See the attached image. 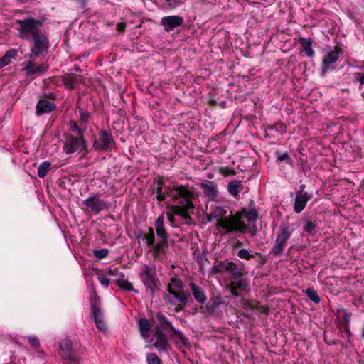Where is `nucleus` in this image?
<instances>
[{
	"instance_id": "f257e3e1",
	"label": "nucleus",
	"mask_w": 364,
	"mask_h": 364,
	"mask_svg": "<svg viewBox=\"0 0 364 364\" xmlns=\"http://www.w3.org/2000/svg\"><path fill=\"white\" fill-rule=\"evenodd\" d=\"M173 199L176 205L171 207V210L176 215L182 216L186 224H189V221L192 220L189 215L190 213H193L194 208L192 199L193 193L186 186H180L174 189Z\"/></svg>"
},
{
	"instance_id": "f03ea898",
	"label": "nucleus",
	"mask_w": 364,
	"mask_h": 364,
	"mask_svg": "<svg viewBox=\"0 0 364 364\" xmlns=\"http://www.w3.org/2000/svg\"><path fill=\"white\" fill-rule=\"evenodd\" d=\"M155 231L159 242L154 245V255L164 254L165 250L168 248L169 235L164 225V217L160 215L154 223Z\"/></svg>"
},
{
	"instance_id": "7ed1b4c3",
	"label": "nucleus",
	"mask_w": 364,
	"mask_h": 364,
	"mask_svg": "<svg viewBox=\"0 0 364 364\" xmlns=\"http://www.w3.org/2000/svg\"><path fill=\"white\" fill-rule=\"evenodd\" d=\"M28 36H32V45L31 46V53L29 58L36 59L42 55L48 52L50 42L47 34L44 33H28Z\"/></svg>"
},
{
	"instance_id": "20e7f679",
	"label": "nucleus",
	"mask_w": 364,
	"mask_h": 364,
	"mask_svg": "<svg viewBox=\"0 0 364 364\" xmlns=\"http://www.w3.org/2000/svg\"><path fill=\"white\" fill-rule=\"evenodd\" d=\"M158 326L156 330H161V332L172 331L173 335H171L172 338L173 336H176L183 345L186 348L191 347V343L188 339L184 336V334L179 330L176 329L171 321H168L167 317L161 312L159 311L156 315Z\"/></svg>"
},
{
	"instance_id": "39448f33",
	"label": "nucleus",
	"mask_w": 364,
	"mask_h": 364,
	"mask_svg": "<svg viewBox=\"0 0 364 364\" xmlns=\"http://www.w3.org/2000/svg\"><path fill=\"white\" fill-rule=\"evenodd\" d=\"M140 279L145 286L146 291L151 294V298H154L155 291L159 289L160 285L155 270L151 269L147 265L143 266Z\"/></svg>"
},
{
	"instance_id": "423d86ee",
	"label": "nucleus",
	"mask_w": 364,
	"mask_h": 364,
	"mask_svg": "<svg viewBox=\"0 0 364 364\" xmlns=\"http://www.w3.org/2000/svg\"><path fill=\"white\" fill-rule=\"evenodd\" d=\"M16 23L20 26L19 36L23 39H29L28 33H43L39 28L43 26L41 21L33 18H27L23 20H18Z\"/></svg>"
},
{
	"instance_id": "0eeeda50",
	"label": "nucleus",
	"mask_w": 364,
	"mask_h": 364,
	"mask_svg": "<svg viewBox=\"0 0 364 364\" xmlns=\"http://www.w3.org/2000/svg\"><path fill=\"white\" fill-rule=\"evenodd\" d=\"M168 294L164 296V300L171 306H176L175 312L183 311L188 304V294L184 290H168Z\"/></svg>"
},
{
	"instance_id": "6e6552de",
	"label": "nucleus",
	"mask_w": 364,
	"mask_h": 364,
	"mask_svg": "<svg viewBox=\"0 0 364 364\" xmlns=\"http://www.w3.org/2000/svg\"><path fill=\"white\" fill-rule=\"evenodd\" d=\"M115 144L112 133L102 129L98 134V138H95L93 141L92 148L97 151L106 152Z\"/></svg>"
},
{
	"instance_id": "1a4fd4ad",
	"label": "nucleus",
	"mask_w": 364,
	"mask_h": 364,
	"mask_svg": "<svg viewBox=\"0 0 364 364\" xmlns=\"http://www.w3.org/2000/svg\"><path fill=\"white\" fill-rule=\"evenodd\" d=\"M82 204L87 208V210L97 215L103 210H108L110 203L100 198L98 193L90 196L82 201Z\"/></svg>"
},
{
	"instance_id": "9d476101",
	"label": "nucleus",
	"mask_w": 364,
	"mask_h": 364,
	"mask_svg": "<svg viewBox=\"0 0 364 364\" xmlns=\"http://www.w3.org/2000/svg\"><path fill=\"white\" fill-rule=\"evenodd\" d=\"M87 149V141L85 138L80 139L73 135H67L63 146V150L67 154L80 152Z\"/></svg>"
},
{
	"instance_id": "9b49d317",
	"label": "nucleus",
	"mask_w": 364,
	"mask_h": 364,
	"mask_svg": "<svg viewBox=\"0 0 364 364\" xmlns=\"http://www.w3.org/2000/svg\"><path fill=\"white\" fill-rule=\"evenodd\" d=\"M291 232L287 225H281V230L277 236L275 244L272 249V253L274 256L282 255L284 247L286 246L287 241L290 238Z\"/></svg>"
},
{
	"instance_id": "f8f14e48",
	"label": "nucleus",
	"mask_w": 364,
	"mask_h": 364,
	"mask_svg": "<svg viewBox=\"0 0 364 364\" xmlns=\"http://www.w3.org/2000/svg\"><path fill=\"white\" fill-rule=\"evenodd\" d=\"M184 19L181 16H167L161 19V25L166 32L173 31L183 24Z\"/></svg>"
},
{
	"instance_id": "ddd939ff",
	"label": "nucleus",
	"mask_w": 364,
	"mask_h": 364,
	"mask_svg": "<svg viewBox=\"0 0 364 364\" xmlns=\"http://www.w3.org/2000/svg\"><path fill=\"white\" fill-rule=\"evenodd\" d=\"M221 304H225V302L221 295H213L211 298H210V300L205 304V306H201L200 307V311L203 314L212 315L215 312L218 307Z\"/></svg>"
},
{
	"instance_id": "4468645a",
	"label": "nucleus",
	"mask_w": 364,
	"mask_h": 364,
	"mask_svg": "<svg viewBox=\"0 0 364 364\" xmlns=\"http://www.w3.org/2000/svg\"><path fill=\"white\" fill-rule=\"evenodd\" d=\"M90 303L91 307V312L93 316L94 319L101 318H102V311L101 310V301L100 296L97 295L95 290H93L91 292L90 296Z\"/></svg>"
},
{
	"instance_id": "2eb2a0df",
	"label": "nucleus",
	"mask_w": 364,
	"mask_h": 364,
	"mask_svg": "<svg viewBox=\"0 0 364 364\" xmlns=\"http://www.w3.org/2000/svg\"><path fill=\"white\" fill-rule=\"evenodd\" d=\"M311 198L312 194L308 192H305V193H296L294 211L296 213H300L306 207L307 202Z\"/></svg>"
},
{
	"instance_id": "dca6fc26",
	"label": "nucleus",
	"mask_w": 364,
	"mask_h": 364,
	"mask_svg": "<svg viewBox=\"0 0 364 364\" xmlns=\"http://www.w3.org/2000/svg\"><path fill=\"white\" fill-rule=\"evenodd\" d=\"M241 218V215L237 214L230 218H225L223 219L219 220L217 225L222 227L228 232L235 231L238 220Z\"/></svg>"
},
{
	"instance_id": "f3484780",
	"label": "nucleus",
	"mask_w": 364,
	"mask_h": 364,
	"mask_svg": "<svg viewBox=\"0 0 364 364\" xmlns=\"http://www.w3.org/2000/svg\"><path fill=\"white\" fill-rule=\"evenodd\" d=\"M200 186L203 191L205 196L210 198L211 200H214L218 196V186L215 182L205 180L203 182L201 183Z\"/></svg>"
},
{
	"instance_id": "a211bd4d",
	"label": "nucleus",
	"mask_w": 364,
	"mask_h": 364,
	"mask_svg": "<svg viewBox=\"0 0 364 364\" xmlns=\"http://www.w3.org/2000/svg\"><path fill=\"white\" fill-rule=\"evenodd\" d=\"M339 54L336 50H332L327 53L323 58L321 65V75L324 76L326 72L331 68V65L338 60Z\"/></svg>"
},
{
	"instance_id": "6ab92c4d",
	"label": "nucleus",
	"mask_w": 364,
	"mask_h": 364,
	"mask_svg": "<svg viewBox=\"0 0 364 364\" xmlns=\"http://www.w3.org/2000/svg\"><path fill=\"white\" fill-rule=\"evenodd\" d=\"M154 336L156 338V341L154 343V346L159 350H167L170 345L168 344V338L165 333L161 332V330H155Z\"/></svg>"
},
{
	"instance_id": "aec40b11",
	"label": "nucleus",
	"mask_w": 364,
	"mask_h": 364,
	"mask_svg": "<svg viewBox=\"0 0 364 364\" xmlns=\"http://www.w3.org/2000/svg\"><path fill=\"white\" fill-rule=\"evenodd\" d=\"M56 106L53 102L47 100H39L36 107V114L41 116L44 113H50L55 109Z\"/></svg>"
},
{
	"instance_id": "412c9836",
	"label": "nucleus",
	"mask_w": 364,
	"mask_h": 364,
	"mask_svg": "<svg viewBox=\"0 0 364 364\" xmlns=\"http://www.w3.org/2000/svg\"><path fill=\"white\" fill-rule=\"evenodd\" d=\"M189 285L196 302L204 304L207 301V296L203 289L194 283H191Z\"/></svg>"
},
{
	"instance_id": "4be33fe9",
	"label": "nucleus",
	"mask_w": 364,
	"mask_h": 364,
	"mask_svg": "<svg viewBox=\"0 0 364 364\" xmlns=\"http://www.w3.org/2000/svg\"><path fill=\"white\" fill-rule=\"evenodd\" d=\"M227 188L230 196L237 198L239 193L244 189V185L241 181L233 179L228 183Z\"/></svg>"
},
{
	"instance_id": "5701e85b",
	"label": "nucleus",
	"mask_w": 364,
	"mask_h": 364,
	"mask_svg": "<svg viewBox=\"0 0 364 364\" xmlns=\"http://www.w3.org/2000/svg\"><path fill=\"white\" fill-rule=\"evenodd\" d=\"M228 273L231 274L230 279L237 280L238 279L242 278L244 276V269L243 268H239L232 262H228Z\"/></svg>"
},
{
	"instance_id": "b1692460",
	"label": "nucleus",
	"mask_w": 364,
	"mask_h": 364,
	"mask_svg": "<svg viewBox=\"0 0 364 364\" xmlns=\"http://www.w3.org/2000/svg\"><path fill=\"white\" fill-rule=\"evenodd\" d=\"M228 287H235L239 291L249 292L251 290L250 282L246 279H238L233 280L228 284Z\"/></svg>"
},
{
	"instance_id": "393cba45",
	"label": "nucleus",
	"mask_w": 364,
	"mask_h": 364,
	"mask_svg": "<svg viewBox=\"0 0 364 364\" xmlns=\"http://www.w3.org/2000/svg\"><path fill=\"white\" fill-rule=\"evenodd\" d=\"M62 82L67 89L73 90L78 82L77 75L74 73H66L62 77Z\"/></svg>"
},
{
	"instance_id": "a878e982",
	"label": "nucleus",
	"mask_w": 364,
	"mask_h": 364,
	"mask_svg": "<svg viewBox=\"0 0 364 364\" xmlns=\"http://www.w3.org/2000/svg\"><path fill=\"white\" fill-rule=\"evenodd\" d=\"M73 343L68 339H64L60 343V354L61 358L74 353L73 350Z\"/></svg>"
},
{
	"instance_id": "bb28decb",
	"label": "nucleus",
	"mask_w": 364,
	"mask_h": 364,
	"mask_svg": "<svg viewBox=\"0 0 364 364\" xmlns=\"http://www.w3.org/2000/svg\"><path fill=\"white\" fill-rule=\"evenodd\" d=\"M299 42L301 45L302 48L306 52V55L309 58H312L314 55V51L312 48L313 41L309 38H306L301 37Z\"/></svg>"
},
{
	"instance_id": "cd10ccee",
	"label": "nucleus",
	"mask_w": 364,
	"mask_h": 364,
	"mask_svg": "<svg viewBox=\"0 0 364 364\" xmlns=\"http://www.w3.org/2000/svg\"><path fill=\"white\" fill-rule=\"evenodd\" d=\"M18 55L17 50L16 49H10L9 50L3 57L0 58V68H3L7 65H9L11 60V59L15 58Z\"/></svg>"
},
{
	"instance_id": "c85d7f7f",
	"label": "nucleus",
	"mask_w": 364,
	"mask_h": 364,
	"mask_svg": "<svg viewBox=\"0 0 364 364\" xmlns=\"http://www.w3.org/2000/svg\"><path fill=\"white\" fill-rule=\"evenodd\" d=\"M277 162H285L287 164L293 166V161L287 151L282 152L280 150H277L274 152Z\"/></svg>"
},
{
	"instance_id": "c756f323",
	"label": "nucleus",
	"mask_w": 364,
	"mask_h": 364,
	"mask_svg": "<svg viewBox=\"0 0 364 364\" xmlns=\"http://www.w3.org/2000/svg\"><path fill=\"white\" fill-rule=\"evenodd\" d=\"M120 276L122 278H118L114 281V282L119 288L127 291H134L135 292H137V291H135L134 289L132 284L128 280L123 279V274L120 273Z\"/></svg>"
},
{
	"instance_id": "7c9ffc66",
	"label": "nucleus",
	"mask_w": 364,
	"mask_h": 364,
	"mask_svg": "<svg viewBox=\"0 0 364 364\" xmlns=\"http://www.w3.org/2000/svg\"><path fill=\"white\" fill-rule=\"evenodd\" d=\"M184 284L183 281L177 277H172L171 279V283L168 284L167 291L171 289V290H175V289H178L179 291L183 290Z\"/></svg>"
},
{
	"instance_id": "2f4dec72",
	"label": "nucleus",
	"mask_w": 364,
	"mask_h": 364,
	"mask_svg": "<svg viewBox=\"0 0 364 364\" xmlns=\"http://www.w3.org/2000/svg\"><path fill=\"white\" fill-rule=\"evenodd\" d=\"M78 108H79V112H80V125H81V127H83L86 129L87 127V124L89 123L90 114L85 109H83L80 107H79Z\"/></svg>"
},
{
	"instance_id": "473e14b6",
	"label": "nucleus",
	"mask_w": 364,
	"mask_h": 364,
	"mask_svg": "<svg viewBox=\"0 0 364 364\" xmlns=\"http://www.w3.org/2000/svg\"><path fill=\"white\" fill-rule=\"evenodd\" d=\"M50 167L51 163L48 161L41 163L38 168V177L40 178H43L48 173L49 170L50 169Z\"/></svg>"
},
{
	"instance_id": "72a5a7b5",
	"label": "nucleus",
	"mask_w": 364,
	"mask_h": 364,
	"mask_svg": "<svg viewBox=\"0 0 364 364\" xmlns=\"http://www.w3.org/2000/svg\"><path fill=\"white\" fill-rule=\"evenodd\" d=\"M69 126L70 129L72 132L76 133L77 136L80 137V139H83L84 137V132L85 131V129L83 127H80L77 124V122L74 120H70L69 122Z\"/></svg>"
},
{
	"instance_id": "f704fd0d",
	"label": "nucleus",
	"mask_w": 364,
	"mask_h": 364,
	"mask_svg": "<svg viewBox=\"0 0 364 364\" xmlns=\"http://www.w3.org/2000/svg\"><path fill=\"white\" fill-rule=\"evenodd\" d=\"M304 292L308 298L315 304H318L321 301V298L317 291L313 287H308Z\"/></svg>"
},
{
	"instance_id": "c9c22d12",
	"label": "nucleus",
	"mask_w": 364,
	"mask_h": 364,
	"mask_svg": "<svg viewBox=\"0 0 364 364\" xmlns=\"http://www.w3.org/2000/svg\"><path fill=\"white\" fill-rule=\"evenodd\" d=\"M139 329L141 336L145 337V333L150 330V324L146 318H141L138 322Z\"/></svg>"
},
{
	"instance_id": "e433bc0d",
	"label": "nucleus",
	"mask_w": 364,
	"mask_h": 364,
	"mask_svg": "<svg viewBox=\"0 0 364 364\" xmlns=\"http://www.w3.org/2000/svg\"><path fill=\"white\" fill-rule=\"evenodd\" d=\"M148 230L149 233L144 235V239L146 240L147 245L150 247H153V250L154 251V245H156V243L154 228L149 227Z\"/></svg>"
},
{
	"instance_id": "4c0bfd02",
	"label": "nucleus",
	"mask_w": 364,
	"mask_h": 364,
	"mask_svg": "<svg viewBox=\"0 0 364 364\" xmlns=\"http://www.w3.org/2000/svg\"><path fill=\"white\" fill-rule=\"evenodd\" d=\"M228 271V262H220L219 264L214 265L212 268L211 273L213 274H224Z\"/></svg>"
},
{
	"instance_id": "58836bf2",
	"label": "nucleus",
	"mask_w": 364,
	"mask_h": 364,
	"mask_svg": "<svg viewBox=\"0 0 364 364\" xmlns=\"http://www.w3.org/2000/svg\"><path fill=\"white\" fill-rule=\"evenodd\" d=\"M244 215L249 222H255L258 218V213L255 208H252L249 210L244 209Z\"/></svg>"
},
{
	"instance_id": "ea45409f",
	"label": "nucleus",
	"mask_w": 364,
	"mask_h": 364,
	"mask_svg": "<svg viewBox=\"0 0 364 364\" xmlns=\"http://www.w3.org/2000/svg\"><path fill=\"white\" fill-rule=\"evenodd\" d=\"M227 214V210L221 207V206H217L214 208V210L211 212V216L215 217V219H223L222 218L224 217Z\"/></svg>"
},
{
	"instance_id": "a19ab883",
	"label": "nucleus",
	"mask_w": 364,
	"mask_h": 364,
	"mask_svg": "<svg viewBox=\"0 0 364 364\" xmlns=\"http://www.w3.org/2000/svg\"><path fill=\"white\" fill-rule=\"evenodd\" d=\"M64 360V364H80V358L75 354H70L62 358Z\"/></svg>"
},
{
	"instance_id": "79ce46f5",
	"label": "nucleus",
	"mask_w": 364,
	"mask_h": 364,
	"mask_svg": "<svg viewBox=\"0 0 364 364\" xmlns=\"http://www.w3.org/2000/svg\"><path fill=\"white\" fill-rule=\"evenodd\" d=\"M93 255L95 258L98 259H102L105 258L109 254L108 249H101V250H92Z\"/></svg>"
},
{
	"instance_id": "37998d69",
	"label": "nucleus",
	"mask_w": 364,
	"mask_h": 364,
	"mask_svg": "<svg viewBox=\"0 0 364 364\" xmlns=\"http://www.w3.org/2000/svg\"><path fill=\"white\" fill-rule=\"evenodd\" d=\"M168 9H173L183 3V0H164Z\"/></svg>"
},
{
	"instance_id": "c03bdc74",
	"label": "nucleus",
	"mask_w": 364,
	"mask_h": 364,
	"mask_svg": "<svg viewBox=\"0 0 364 364\" xmlns=\"http://www.w3.org/2000/svg\"><path fill=\"white\" fill-rule=\"evenodd\" d=\"M146 361L148 364H161L160 358L154 353L147 354Z\"/></svg>"
},
{
	"instance_id": "a18cd8bd",
	"label": "nucleus",
	"mask_w": 364,
	"mask_h": 364,
	"mask_svg": "<svg viewBox=\"0 0 364 364\" xmlns=\"http://www.w3.org/2000/svg\"><path fill=\"white\" fill-rule=\"evenodd\" d=\"M23 70L26 71V73L28 76L35 75L36 67L34 63L31 61H28Z\"/></svg>"
},
{
	"instance_id": "49530a36",
	"label": "nucleus",
	"mask_w": 364,
	"mask_h": 364,
	"mask_svg": "<svg viewBox=\"0 0 364 364\" xmlns=\"http://www.w3.org/2000/svg\"><path fill=\"white\" fill-rule=\"evenodd\" d=\"M237 256L241 259H245L247 260H249L254 257L253 255H252L247 249L240 250L237 253Z\"/></svg>"
},
{
	"instance_id": "de8ad7c7",
	"label": "nucleus",
	"mask_w": 364,
	"mask_h": 364,
	"mask_svg": "<svg viewBox=\"0 0 364 364\" xmlns=\"http://www.w3.org/2000/svg\"><path fill=\"white\" fill-rule=\"evenodd\" d=\"M97 279L102 286H104L105 287H109V285L110 284L109 279L107 278L105 275H104L102 274H97Z\"/></svg>"
},
{
	"instance_id": "09e8293b",
	"label": "nucleus",
	"mask_w": 364,
	"mask_h": 364,
	"mask_svg": "<svg viewBox=\"0 0 364 364\" xmlns=\"http://www.w3.org/2000/svg\"><path fill=\"white\" fill-rule=\"evenodd\" d=\"M315 228L316 225L311 221H308L304 227V231L309 234H311L315 230Z\"/></svg>"
},
{
	"instance_id": "8fccbe9b",
	"label": "nucleus",
	"mask_w": 364,
	"mask_h": 364,
	"mask_svg": "<svg viewBox=\"0 0 364 364\" xmlns=\"http://www.w3.org/2000/svg\"><path fill=\"white\" fill-rule=\"evenodd\" d=\"M343 315L344 326H350L352 314L347 310H341Z\"/></svg>"
},
{
	"instance_id": "3c124183",
	"label": "nucleus",
	"mask_w": 364,
	"mask_h": 364,
	"mask_svg": "<svg viewBox=\"0 0 364 364\" xmlns=\"http://www.w3.org/2000/svg\"><path fill=\"white\" fill-rule=\"evenodd\" d=\"M94 321L97 328H98L100 331H104L106 330V325L103 321L102 318L94 319Z\"/></svg>"
},
{
	"instance_id": "603ef678",
	"label": "nucleus",
	"mask_w": 364,
	"mask_h": 364,
	"mask_svg": "<svg viewBox=\"0 0 364 364\" xmlns=\"http://www.w3.org/2000/svg\"><path fill=\"white\" fill-rule=\"evenodd\" d=\"M48 66L46 63H43L36 68L35 75H43L48 70Z\"/></svg>"
},
{
	"instance_id": "864d4df0",
	"label": "nucleus",
	"mask_w": 364,
	"mask_h": 364,
	"mask_svg": "<svg viewBox=\"0 0 364 364\" xmlns=\"http://www.w3.org/2000/svg\"><path fill=\"white\" fill-rule=\"evenodd\" d=\"M247 230L248 226L245 225L243 222H241L240 220H239L235 231H238L241 233H245Z\"/></svg>"
},
{
	"instance_id": "5fc2aeb1",
	"label": "nucleus",
	"mask_w": 364,
	"mask_h": 364,
	"mask_svg": "<svg viewBox=\"0 0 364 364\" xmlns=\"http://www.w3.org/2000/svg\"><path fill=\"white\" fill-rule=\"evenodd\" d=\"M162 187H157L156 188V198L159 201H164L166 198L165 193L162 191Z\"/></svg>"
},
{
	"instance_id": "6e6d98bb",
	"label": "nucleus",
	"mask_w": 364,
	"mask_h": 364,
	"mask_svg": "<svg viewBox=\"0 0 364 364\" xmlns=\"http://www.w3.org/2000/svg\"><path fill=\"white\" fill-rule=\"evenodd\" d=\"M28 341L31 346L33 347L37 348L40 346V342L37 337H29Z\"/></svg>"
},
{
	"instance_id": "4d7b16f0",
	"label": "nucleus",
	"mask_w": 364,
	"mask_h": 364,
	"mask_svg": "<svg viewBox=\"0 0 364 364\" xmlns=\"http://www.w3.org/2000/svg\"><path fill=\"white\" fill-rule=\"evenodd\" d=\"M255 310H258V311H259L262 313H264L266 314H267L269 313V308L267 306H262V305H259V306L257 305Z\"/></svg>"
},
{
	"instance_id": "13d9d810",
	"label": "nucleus",
	"mask_w": 364,
	"mask_h": 364,
	"mask_svg": "<svg viewBox=\"0 0 364 364\" xmlns=\"http://www.w3.org/2000/svg\"><path fill=\"white\" fill-rule=\"evenodd\" d=\"M80 6V7L85 10L87 9V0H75Z\"/></svg>"
},
{
	"instance_id": "bf43d9fd",
	"label": "nucleus",
	"mask_w": 364,
	"mask_h": 364,
	"mask_svg": "<svg viewBox=\"0 0 364 364\" xmlns=\"http://www.w3.org/2000/svg\"><path fill=\"white\" fill-rule=\"evenodd\" d=\"M234 297H238L240 296L239 291L235 287H228Z\"/></svg>"
},
{
	"instance_id": "052dcab7",
	"label": "nucleus",
	"mask_w": 364,
	"mask_h": 364,
	"mask_svg": "<svg viewBox=\"0 0 364 364\" xmlns=\"http://www.w3.org/2000/svg\"><path fill=\"white\" fill-rule=\"evenodd\" d=\"M125 28H126V24L124 22H122V23H119L117 25V30L119 32H122L125 30Z\"/></svg>"
},
{
	"instance_id": "680f3d73",
	"label": "nucleus",
	"mask_w": 364,
	"mask_h": 364,
	"mask_svg": "<svg viewBox=\"0 0 364 364\" xmlns=\"http://www.w3.org/2000/svg\"><path fill=\"white\" fill-rule=\"evenodd\" d=\"M344 328H345V333L349 340L350 337L352 336V333L350 329V326H344Z\"/></svg>"
},
{
	"instance_id": "e2e57ef3",
	"label": "nucleus",
	"mask_w": 364,
	"mask_h": 364,
	"mask_svg": "<svg viewBox=\"0 0 364 364\" xmlns=\"http://www.w3.org/2000/svg\"><path fill=\"white\" fill-rule=\"evenodd\" d=\"M245 305L252 309V310H255L256 309V306H254L252 304V301H245Z\"/></svg>"
},
{
	"instance_id": "0e129e2a",
	"label": "nucleus",
	"mask_w": 364,
	"mask_h": 364,
	"mask_svg": "<svg viewBox=\"0 0 364 364\" xmlns=\"http://www.w3.org/2000/svg\"><path fill=\"white\" fill-rule=\"evenodd\" d=\"M360 76L355 80V82H360L361 85H364V74L358 73Z\"/></svg>"
},
{
	"instance_id": "69168bd1",
	"label": "nucleus",
	"mask_w": 364,
	"mask_h": 364,
	"mask_svg": "<svg viewBox=\"0 0 364 364\" xmlns=\"http://www.w3.org/2000/svg\"><path fill=\"white\" fill-rule=\"evenodd\" d=\"M302 163V165H301V171L304 172V173H306L308 170H309V167L306 164L305 162L304 161H301Z\"/></svg>"
},
{
	"instance_id": "338daca9",
	"label": "nucleus",
	"mask_w": 364,
	"mask_h": 364,
	"mask_svg": "<svg viewBox=\"0 0 364 364\" xmlns=\"http://www.w3.org/2000/svg\"><path fill=\"white\" fill-rule=\"evenodd\" d=\"M118 272V269L117 268L114 269H109L107 272V273L109 274V275H116L117 273Z\"/></svg>"
},
{
	"instance_id": "774afa93",
	"label": "nucleus",
	"mask_w": 364,
	"mask_h": 364,
	"mask_svg": "<svg viewBox=\"0 0 364 364\" xmlns=\"http://www.w3.org/2000/svg\"><path fill=\"white\" fill-rule=\"evenodd\" d=\"M341 310H346L344 308L340 306L337 310H336V312L335 313V315L337 316V318L339 317L340 314L342 313V311Z\"/></svg>"
}]
</instances>
